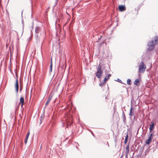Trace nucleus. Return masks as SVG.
Segmentation results:
<instances>
[{"mask_svg":"<svg viewBox=\"0 0 158 158\" xmlns=\"http://www.w3.org/2000/svg\"><path fill=\"white\" fill-rule=\"evenodd\" d=\"M146 69V66L143 61L141 62V64L139 65V69L140 73H143Z\"/></svg>","mask_w":158,"mask_h":158,"instance_id":"nucleus-2","label":"nucleus"},{"mask_svg":"<svg viewBox=\"0 0 158 158\" xmlns=\"http://www.w3.org/2000/svg\"><path fill=\"white\" fill-rule=\"evenodd\" d=\"M102 74V71L101 70H97L96 76L98 78H100L101 77Z\"/></svg>","mask_w":158,"mask_h":158,"instance_id":"nucleus-4","label":"nucleus"},{"mask_svg":"<svg viewBox=\"0 0 158 158\" xmlns=\"http://www.w3.org/2000/svg\"><path fill=\"white\" fill-rule=\"evenodd\" d=\"M131 80L130 79H128L127 81V83L128 85H131Z\"/></svg>","mask_w":158,"mask_h":158,"instance_id":"nucleus-17","label":"nucleus"},{"mask_svg":"<svg viewBox=\"0 0 158 158\" xmlns=\"http://www.w3.org/2000/svg\"><path fill=\"white\" fill-rule=\"evenodd\" d=\"M111 76V75L110 74H109L108 75V77L109 78Z\"/></svg>","mask_w":158,"mask_h":158,"instance_id":"nucleus-24","label":"nucleus"},{"mask_svg":"<svg viewBox=\"0 0 158 158\" xmlns=\"http://www.w3.org/2000/svg\"><path fill=\"white\" fill-rule=\"evenodd\" d=\"M109 78L107 77H106L104 80H103V83H106V81H107V80H109Z\"/></svg>","mask_w":158,"mask_h":158,"instance_id":"nucleus-16","label":"nucleus"},{"mask_svg":"<svg viewBox=\"0 0 158 158\" xmlns=\"http://www.w3.org/2000/svg\"><path fill=\"white\" fill-rule=\"evenodd\" d=\"M158 43V37H156L154 38V40H152L151 42H148V45L149 47L148 49L149 51H151L154 48V46Z\"/></svg>","mask_w":158,"mask_h":158,"instance_id":"nucleus-1","label":"nucleus"},{"mask_svg":"<svg viewBox=\"0 0 158 158\" xmlns=\"http://www.w3.org/2000/svg\"><path fill=\"white\" fill-rule=\"evenodd\" d=\"M139 80L138 79H136L134 81V84L137 86H138L139 85Z\"/></svg>","mask_w":158,"mask_h":158,"instance_id":"nucleus-11","label":"nucleus"},{"mask_svg":"<svg viewBox=\"0 0 158 158\" xmlns=\"http://www.w3.org/2000/svg\"><path fill=\"white\" fill-rule=\"evenodd\" d=\"M101 67L100 64H99L97 70H101Z\"/></svg>","mask_w":158,"mask_h":158,"instance_id":"nucleus-19","label":"nucleus"},{"mask_svg":"<svg viewBox=\"0 0 158 158\" xmlns=\"http://www.w3.org/2000/svg\"><path fill=\"white\" fill-rule=\"evenodd\" d=\"M103 83V81L102 82H101V83L99 84V85L100 86H103L105 84V83Z\"/></svg>","mask_w":158,"mask_h":158,"instance_id":"nucleus-18","label":"nucleus"},{"mask_svg":"<svg viewBox=\"0 0 158 158\" xmlns=\"http://www.w3.org/2000/svg\"><path fill=\"white\" fill-rule=\"evenodd\" d=\"M30 132H28L27 133V136L26 137V138H27L28 139L29 135H30Z\"/></svg>","mask_w":158,"mask_h":158,"instance_id":"nucleus-20","label":"nucleus"},{"mask_svg":"<svg viewBox=\"0 0 158 158\" xmlns=\"http://www.w3.org/2000/svg\"><path fill=\"white\" fill-rule=\"evenodd\" d=\"M129 148L128 145L126 148V153L127 155V154H128L129 153Z\"/></svg>","mask_w":158,"mask_h":158,"instance_id":"nucleus-14","label":"nucleus"},{"mask_svg":"<svg viewBox=\"0 0 158 158\" xmlns=\"http://www.w3.org/2000/svg\"><path fill=\"white\" fill-rule=\"evenodd\" d=\"M40 27H36L35 28V32L36 33H38L40 32Z\"/></svg>","mask_w":158,"mask_h":158,"instance_id":"nucleus-12","label":"nucleus"},{"mask_svg":"<svg viewBox=\"0 0 158 158\" xmlns=\"http://www.w3.org/2000/svg\"><path fill=\"white\" fill-rule=\"evenodd\" d=\"M52 59H51V64L50 66V71L52 72Z\"/></svg>","mask_w":158,"mask_h":158,"instance_id":"nucleus-15","label":"nucleus"},{"mask_svg":"<svg viewBox=\"0 0 158 158\" xmlns=\"http://www.w3.org/2000/svg\"><path fill=\"white\" fill-rule=\"evenodd\" d=\"M51 98H52L51 97H49L48 98L47 101L45 103V106H47L48 105V104H49V103L51 99Z\"/></svg>","mask_w":158,"mask_h":158,"instance_id":"nucleus-10","label":"nucleus"},{"mask_svg":"<svg viewBox=\"0 0 158 158\" xmlns=\"http://www.w3.org/2000/svg\"><path fill=\"white\" fill-rule=\"evenodd\" d=\"M15 88L16 93L17 94H18L19 90V85L17 79L16 80V81L15 85Z\"/></svg>","mask_w":158,"mask_h":158,"instance_id":"nucleus-5","label":"nucleus"},{"mask_svg":"<svg viewBox=\"0 0 158 158\" xmlns=\"http://www.w3.org/2000/svg\"><path fill=\"white\" fill-rule=\"evenodd\" d=\"M22 90V88L21 87H20V91H21Z\"/></svg>","mask_w":158,"mask_h":158,"instance_id":"nucleus-25","label":"nucleus"},{"mask_svg":"<svg viewBox=\"0 0 158 158\" xmlns=\"http://www.w3.org/2000/svg\"><path fill=\"white\" fill-rule=\"evenodd\" d=\"M133 108L131 107L130 110V115L131 116H132L133 115V112H132Z\"/></svg>","mask_w":158,"mask_h":158,"instance_id":"nucleus-13","label":"nucleus"},{"mask_svg":"<svg viewBox=\"0 0 158 158\" xmlns=\"http://www.w3.org/2000/svg\"><path fill=\"white\" fill-rule=\"evenodd\" d=\"M27 139H28L26 137V138L25 139V140H24V142H25V144H26L27 143Z\"/></svg>","mask_w":158,"mask_h":158,"instance_id":"nucleus-23","label":"nucleus"},{"mask_svg":"<svg viewBox=\"0 0 158 158\" xmlns=\"http://www.w3.org/2000/svg\"><path fill=\"white\" fill-rule=\"evenodd\" d=\"M154 134L153 133H151L148 138V139L146 140V143L148 145L152 141V139L153 138V135Z\"/></svg>","mask_w":158,"mask_h":158,"instance_id":"nucleus-3","label":"nucleus"},{"mask_svg":"<svg viewBox=\"0 0 158 158\" xmlns=\"http://www.w3.org/2000/svg\"><path fill=\"white\" fill-rule=\"evenodd\" d=\"M44 116H41L40 118V121L42 120L43 119H44Z\"/></svg>","mask_w":158,"mask_h":158,"instance_id":"nucleus-22","label":"nucleus"},{"mask_svg":"<svg viewBox=\"0 0 158 158\" xmlns=\"http://www.w3.org/2000/svg\"><path fill=\"white\" fill-rule=\"evenodd\" d=\"M24 103V98L23 97H21L20 99V102L19 103V105L21 104V106L22 107H23V106Z\"/></svg>","mask_w":158,"mask_h":158,"instance_id":"nucleus-6","label":"nucleus"},{"mask_svg":"<svg viewBox=\"0 0 158 158\" xmlns=\"http://www.w3.org/2000/svg\"><path fill=\"white\" fill-rule=\"evenodd\" d=\"M118 8L119 10L121 11H123L126 9L125 6L123 5L119 6Z\"/></svg>","mask_w":158,"mask_h":158,"instance_id":"nucleus-7","label":"nucleus"},{"mask_svg":"<svg viewBox=\"0 0 158 158\" xmlns=\"http://www.w3.org/2000/svg\"><path fill=\"white\" fill-rule=\"evenodd\" d=\"M127 138H128V135H127V136L126 137V138L125 139V143H126L127 142Z\"/></svg>","mask_w":158,"mask_h":158,"instance_id":"nucleus-21","label":"nucleus"},{"mask_svg":"<svg viewBox=\"0 0 158 158\" xmlns=\"http://www.w3.org/2000/svg\"><path fill=\"white\" fill-rule=\"evenodd\" d=\"M154 124L153 123H151V124L150 125L149 131L150 132H151L153 129L154 127Z\"/></svg>","mask_w":158,"mask_h":158,"instance_id":"nucleus-8","label":"nucleus"},{"mask_svg":"<svg viewBox=\"0 0 158 158\" xmlns=\"http://www.w3.org/2000/svg\"><path fill=\"white\" fill-rule=\"evenodd\" d=\"M66 124L67 126V127L70 125H71V123L70 124V123H71L72 121V119H70L69 120L68 119H66Z\"/></svg>","mask_w":158,"mask_h":158,"instance_id":"nucleus-9","label":"nucleus"}]
</instances>
